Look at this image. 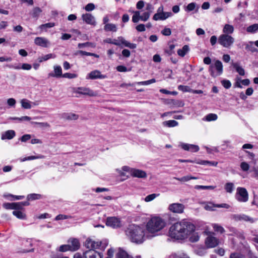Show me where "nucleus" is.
<instances>
[{"instance_id":"3c124183","label":"nucleus","mask_w":258,"mask_h":258,"mask_svg":"<svg viewBox=\"0 0 258 258\" xmlns=\"http://www.w3.org/2000/svg\"><path fill=\"white\" fill-rule=\"evenodd\" d=\"M59 250L61 252H65L68 250H71L70 244L62 245L59 247Z\"/></svg>"},{"instance_id":"c9c22d12","label":"nucleus","mask_w":258,"mask_h":258,"mask_svg":"<svg viewBox=\"0 0 258 258\" xmlns=\"http://www.w3.org/2000/svg\"><path fill=\"white\" fill-rule=\"evenodd\" d=\"M234 189V184L232 182L226 183L225 185V189L227 192L232 193Z\"/></svg>"},{"instance_id":"4d7b16f0","label":"nucleus","mask_w":258,"mask_h":258,"mask_svg":"<svg viewBox=\"0 0 258 258\" xmlns=\"http://www.w3.org/2000/svg\"><path fill=\"white\" fill-rule=\"evenodd\" d=\"M174 258H190L184 253H175L173 255Z\"/></svg>"},{"instance_id":"412c9836","label":"nucleus","mask_w":258,"mask_h":258,"mask_svg":"<svg viewBox=\"0 0 258 258\" xmlns=\"http://www.w3.org/2000/svg\"><path fill=\"white\" fill-rule=\"evenodd\" d=\"M71 251H76L80 247V242L77 239L71 238L68 241Z\"/></svg>"},{"instance_id":"a878e982","label":"nucleus","mask_w":258,"mask_h":258,"mask_svg":"<svg viewBox=\"0 0 258 258\" xmlns=\"http://www.w3.org/2000/svg\"><path fill=\"white\" fill-rule=\"evenodd\" d=\"M234 32V27L232 25L225 24L223 29V34H231Z\"/></svg>"},{"instance_id":"4c0bfd02","label":"nucleus","mask_w":258,"mask_h":258,"mask_svg":"<svg viewBox=\"0 0 258 258\" xmlns=\"http://www.w3.org/2000/svg\"><path fill=\"white\" fill-rule=\"evenodd\" d=\"M44 156L42 155H39L38 156H31L28 157H25L21 160L22 161H25L26 160H31L37 159H43Z\"/></svg>"},{"instance_id":"de8ad7c7","label":"nucleus","mask_w":258,"mask_h":258,"mask_svg":"<svg viewBox=\"0 0 258 258\" xmlns=\"http://www.w3.org/2000/svg\"><path fill=\"white\" fill-rule=\"evenodd\" d=\"M157 196L158 195L155 194L149 195L145 198V201L146 202H149L154 200Z\"/></svg>"},{"instance_id":"20e7f679","label":"nucleus","mask_w":258,"mask_h":258,"mask_svg":"<svg viewBox=\"0 0 258 258\" xmlns=\"http://www.w3.org/2000/svg\"><path fill=\"white\" fill-rule=\"evenodd\" d=\"M85 245L87 248L95 250L96 249L104 250L107 245L106 241H95L91 239H87L85 243Z\"/></svg>"},{"instance_id":"f8f14e48","label":"nucleus","mask_w":258,"mask_h":258,"mask_svg":"<svg viewBox=\"0 0 258 258\" xmlns=\"http://www.w3.org/2000/svg\"><path fill=\"white\" fill-rule=\"evenodd\" d=\"M82 18L83 20L88 24L93 26H95L96 24L95 17L91 14L86 13L83 14L82 16Z\"/></svg>"},{"instance_id":"49530a36","label":"nucleus","mask_w":258,"mask_h":258,"mask_svg":"<svg viewBox=\"0 0 258 258\" xmlns=\"http://www.w3.org/2000/svg\"><path fill=\"white\" fill-rule=\"evenodd\" d=\"M156 82V80L155 79H152L151 80L146 81H142V82H137V84L139 85H148L154 83Z\"/></svg>"},{"instance_id":"e2e57ef3","label":"nucleus","mask_w":258,"mask_h":258,"mask_svg":"<svg viewBox=\"0 0 258 258\" xmlns=\"http://www.w3.org/2000/svg\"><path fill=\"white\" fill-rule=\"evenodd\" d=\"M162 34L165 36H169L171 34V31L170 28H165L162 32Z\"/></svg>"},{"instance_id":"4be33fe9","label":"nucleus","mask_w":258,"mask_h":258,"mask_svg":"<svg viewBox=\"0 0 258 258\" xmlns=\"http://www.w3.org/2000/svg\"><path fill=\"white\" fill-rule=\"evenodd\" d=\"M16 135L15 132L14 130H8L5 132L2 135L1 139L3 140H11Z\"/></svg>"},{"instance_id":"603ef678","label":"nucleus","mask_w":258,"mask_h":258,"mask_svg":"<svg viewBox=\"0 0 258 258\" xmlns=\"http://www.w3.org/2000/svg\"><path fill=\"white\" fill-rule=\"evenodd\" d=\"M15 205H16V204H14V203H4L3 204V207H4L6 209H14L15 208L14 207Z\"/></svg>"},{"instance_id":"2f4dec72","label":"nucleus","mask_w":258,"mask_h":258,"mask_svg":"<svg viewBox=\"0 0 258 258\" xmlns=\"http://www.w3.org/2000/svg\"><path fill=\"white\" fill-rule=\"evenodd\" d=\"M41 12L42 10L40 8L35 7L32 10L31 14L33 18L37 19Z\"/></svg>"},{"instance_id":"13d9d810","label":"nucleus","mask_w":258,"mask_h":258,"mask_svg":"<svg viewBox=\"0 0 258 258\" xmlns=\"http://www.w3.org/2000/svg\"><path fill=\"white\" fill-rule=\"evenodd\" d=\"M214 207H217V208H223L229 209L230 207V206L227 204L223 203V204H221L214 205Z\"/></svg>"},{"instance_id":"0eeeda50","label":"nucleus","mask_w":258,"mask_h":258,"mask_svg":"<svg viewBox=\"0 0 258 258\" xmlns=\"http://www.w3.org/2000/svg\"><path fill=\"white\" fill-rule=\"evenodd\" d=\"M236 199L240 202H246L248 199V194L246 189L244 187H238Z\"/></svg>"},{"instance_id":"052dcab7","label":"nucleus","mask_w":258,"mask_h":258,"mask_svg":"<svg viewBox=\"0 0 258 258\" xmlns=\"http://www.w3.org/2000/svg\"><path fill=\"white\" fill-rule=\"evenodd\" d=\"M222 84L226 89L229 88L231 86V84L229 80H223Z\"/></svg>"},{"instance_id":"6e6d98bb","label":"nucleus","mask_w":258,"mask_h":258,"mask_svg":"<svg viewBox=\"0 0 258 258\" xmlns=\"http://www.w3.org/2000/svg\"><path fill=\"white\" fill-rule=\"evenodd\" d=\"M77 77V75L76 74L67 73L62 75V77L69 79L75 78Z\"/></svg>"},{"instance_id":"f257e3e1","label":"nucleus","mask_w":258,"mask_h":258,"mask_svg":"<svg viewBox=\"0 0 258 258\" xmlns=\"http://www.w3.org/2000/svg\"><path fill=\"white\" fill-rule=\"evenodd\" d=\"M196 229L194 224L183 219L172 225L169 230V236L175 240H183L187 238Z\"/></svg>"},{"instance_id":"69168bd1","label":"nucleus","mask_w":258,"mask_h":258,"mask_svg":"<svg viewBox=\"0 0 258 258\" xmlns=\"http://www.w3.org/2000/svg\"><path fill=\"white\" fill-rule=\"evenodd\" d=\"M136 29L139 32H143L145 31V26L144 24H141L136 26Z\"/></svg>"},{"instance_id":"cd10ccee","label":"nucleus","mask_w":258,"mask_h":258,"mask_svg":"<svg viewBox=\"0 0 258 258\" xmlns=\"http://www.w3.org/2000/svg\"><path fill=\"white\" fill-rule=\"evenodd\" d=\"M104 29L106 31L116 32L117 31V27L115 24L107 23L104 26Z\"/></svg>"},{"instance_id":"423d86ee","label":"nucleus","mask_w":258,"mask_h":258,"mask_svg":"<svg viewBox=\"0 0 258 258\" xmlns=\"http://www.w3.org/2000/svg\"><path fill=\"white\" fill-rule=\"evenodd\" d=\"M230 218L234 222L245 221L253 223L255 221L253 218L244 214H234L230 215Z\"/></svg>"},{"instance_id":"b1692460","label":"nucleus","mask_w":258,"mask_h":258,"mask_svg":"<svg viewBox=\"0 0 258 258\" xmlns=\"http://www.w3.org/2000/svg\"><path fill=\"white\" fill-rule=\"evenodd\" d=\"M54 73H50L49 74V76L53 77H62V70L61 68L59 66H54Z\"/></svg>"},{"instance_id":"09e8293b","label":"nucleus","mask_w":258,"mask_h":258,"mask_svg":"<svg viewBox=\"0 0 258 258\" xmlns=\"http://www.w3.org/2000/svg\"><path fill=\"white\" fill-rule=\"evenodd\" d=\"M178 89L183 92H191V90L189 87L181 85L178 86Z\"/></svg>"},{"instance_id":"a211bd4d","label":"nucleus","mask_w":258,"mask_h":258,"mask_svg":"<svg viewBox=\"0 0 258 258\" xmlns=\"http://www.w3.org/2000/svg\"><path fill=\"white\" fill-rule=\"evenodd\" d=\"M214 67L216 70L217 71L218 75H221L223 72V65L220 60H216L214 63V64H212L210 66V71H211V74L212 76H214V73L212 70V68Z\"/></svg>"},{"instance_id":"680f3d73","label":"nucleus","mask_w":258,"mask_h":258,"mask_svg":"<svg viewBox=\"0 0 258 258\" xmlns=\"http://www.w3.org/2000/svg\"><path fill=\"white\" fill-rule=\"evenodd\" d=\"M16 103V100L14 98H9L7 100V103L11 107L15 106Z\"/></svg>"},{"instance_id":"8fccbe9b","label":"nucleus","mask_w":258,"mask_h":258,"mask_svg":"<svg viewBox=\"0 0 258 258\" xmlns=\"http://www.w3.org/2000/svg\"><path fill=\"white\" fill-rule=\"evenodd\" d=\"M240 168L243 171H247L249 169V165L247 163L242 162L240 164Z\"/></svg>"},{"instance_id":"6ab92c4d","label":"nucleus","mask_w":258,"mask_h":258,"mask_svg":"<svg viewBox=\"0 0 258 258\" xmlns=\"http://www.w3.org/2000/svg\"><path fill=\"white\" fill-rule=\"evenodd\" d=\"M180 146L183 150L185 151H190L193 152H197L200 149L198 146L192 144L182 143L180 144Z\"/></svg>"},{"instance_id":"f3484780","label":"nucleus","mask_w":258,"mask_h":258,"mask_svg":"<svg viewBox=\"0 0 258 258\" xmlns=\"http://www.w3.org/2000/svg\"><path fill=\"white\" fill-rule=\"evenodd\" d=\"M172 15L171 12L157 13L154 15L153 19L155 21L164 20L171 17Z\"/></svg>"},{"instance_id":"c85d7f7f","label":"nucleus","mask_w":258,"mask_h":258,"mask_svg":"<svg viewBox=\"0 0 258 258\" xmlns=\"http://www.w3.org/2000/svg\"><path fill=\"white\" fill-rule=\"evenodd\" d=\"M232 66L236 70V72L240 76H244L245 75L244 70L239 66L238 63H233Z\"/></svg>"},{"instance_id":"bf43d9fd","label":"nucleus","mask_w":258,"mask_h":258,"mask_svg":"<svg viewBox=\"0 0 258 258\" xmlns=\"http://www.w3.org/2000/svg\"><path fill=\"white\" fill-rule=\"evenodd\" d=\"M31 138V135L29 134H25L22 136V137L20 139V140L23 142H25L29 140H30Z\"/></svg>"},{"instance_id":"774afa93","label":"nucleus","mask_w":258,"mask_h":258,"mask_svg":"<svg viewBox=\"0 0 258 258\" xmlns=\"http://www.w3.org/2000/svg\"><path fill=\"white\" fill-rule=\"evenodd\" d=\"M117 71L119 72H125L127 71V68L123 66H118L116 68Z\"/></svg>"},{"instance_id":"f704fd0d","label":"nucleus","mask_w":258,"mask_h":258,"mask_svg":"<svg viewBox=\"0 0 258 258\" xmlns=\"http://www.w3.org/2000/svg\"><path fill=\"white\" fill-rule=\"evenodd\" d=\"M41 196L39 194H32L27 196V199L28 201H33L41 199Z\"/></svg>"},{"instance_id":"58836bf2","label":"nucleus","mask_w":258,"mask_h":258,"mask_svg":"<svg viewBox=\"0 0 258 258\" xmlns=\"http://www.w3.org/2000/svg\"><path fill=\"white\" fill-rule=\"evenodd\" d=\"M55 26V24L54 23H48L44 24L41 25L39 26V28L41 30H45V31L47 28L53 27Z\"/></svg>"},{"instance_id":"5701e85b","label":"nucleus","mask_w":258,"mask_h":258,"mask_svg":"<svg viewBox=\"0 0 258 258\" xmlns=\"http://www.w3.org/2000/svg\"><path fill=\"white\" fill-rule=\"evenodd\" d=\"M62 117L68 120H76L78 119L79 115L73 113H64L62 114Z\"/></svg>"},{"instance_id":"864d4df0","label":"nucleus","mask_w":258,"mask_h":258,"mask_svg":"<svg viewBox=\"0 0 258 258\" xmlns=\"http://www.w3.org/2000/svg\"><path fill=\"white\" fill-rule=\"evenodd\" d=\"M71 216H68L66 215L59 214L55 218V220H64L67 219L69 218H71Z\"/></svg>"},{"instance_id":"aec40b11","label":"nucleus","mask_w":258,"mask_h":258,"mask_svg":"<svg viewBox=\"0 0 258 258\" xmlns=\"http://www.w3.org/2000/svg\"><path fill=\"white\" fill-rule=\"evenodd\" d=\"M89 78L90 79H105L107 78L106 75H102L98 70L91 72L89 74Z\"/></svg>"},{"instance_id":"1a4fd4ad","label":"nucleus","mask_w":258,"mask_h":258,"mask_svg":"<svg viewBox=\"0 0 258 258\" xmlns=\"http://www.w3.org/2000/svg\"><path fill=\"white\" fill-rule=\"evenodd\" d=\"M106 224L113 228H117L121 226L120 220L115 217H108L106 219Z\"/></svg>"},{"instance_id":"9d476101","label":"nucleus","mask_w":258,"mask_h":258,"mask_svg":"<svg viewBox=\"0 0 258 258\" xmlns=\"http://www.w3.org/2000/svg\"><path fill=\"white\" fill-rule=\"evenodd\" d=\"M76 92L83 95H88L89 96H95L97 93L92 90L85 87H79L77 89Z\"/></svg>"},{"instance_id":"0e129e2a","label":"nucleus","mask_w":258,"mask_h":258,"mask_svg":"<svg viewBox=\"0 0 258 258\" xmlns=\"http://www.w3.org/2000/svg\"><path fill=\"white\" fill-rule=\"evenodd\" d=\"M195 7H196V4L194 3H191L187 6L186 11H191L195 9Z\"/></svg>"},{"instance_id":"338daca9","label":"nucleus","mask_w":258,"mask_h":258,"mask_svg":"<svg viewBox=\"0 0 258 258\" xmlns=\"http://www.w3.org/2000/svg\"><path fill=\"white\" fill-rule=\"evenodd\" d=\"M230 258H245V257L240 254L239 253H231L230 256Z\"/></svg>"},{"instance_id":"bb28decb","label":"nucleus","mask_w":258,"mask_h":258,"mask_svg":"<svg viewBox=\"0 0 258 258\" xmlns=\"http://www.w3.org/2000/svg\"><path fill=\"white\" fill-rule=\"evenodd\" d=\"M115 258H129L127 252L121 248H119L117 252L116 253Z\"/></svg>"},{"instance_id":"39448f33","label":"nucleus","mask_w":258,"mask_h":258,"mask_svg":"<svg viewBox=\"0 0 258 258\" xmlns=\"http://www.w3.org/2000/svg\"><path fill=\"white\" fill-rule=\"evenodd\" d=\"M218 43L225 48H230L234 43V38L230 35L222 34L218 38Z\"/></svg>"},{"instance_id":"6e6552de","label":"nucleus","mask_w":258,"mask_h":258,"mask_svg":"<svg viewBox=\"0 0 258 258\" xmlns=\"http://www.w3.org/2000/svg\"><path fill=\"white\" fill-rule=\"evenodd\" d=\"M168 209L173 213L182 214L184 212L185 206L180 203H173L169 205Z\"/></svg>"},{"instance_id":"7ed1b4c3","label":"nucleus","mask_w":258,"mask_h":258,"mask_svg":"<svg viewBox=\"0 0 258 258\" xmlns=\"http://www.w3.org/2000/svg\"><path fill=\"white\" fill-rule=\"evenodd\" d=\"M166 225L165 221L158 216L152 217L147 223L146 230L151 234V237L157 235V232L161 231Z\"/></svg>"},{"instance_id":"a18cd8bd","label":"nucleus","mask_w":258,"mask_h":258,"mask_svg":"<svg viewBox=\"0 0 258 258\" xmlns=\"http://www.w3.org/2000/svg\"><path fill=\"white\" fill-rule=\"evenodd\" d=\"M150 16V12H146L144 13L142 15H140V19L143 21H147Z\"/></svg>"},{"instance_id":"79ce46f5","label":"nucleus","mask_w":258,"mask_h":258,"mask_svg":"<svg viewBox=\"0 0 258 258\" xmlns=\"http://www.w3.org/2000/svg\"><path fill=\"white\" fill-rule=\"evenodd\" d=\"M218 117L216 114L210 113L206 115V120L208 121H214L217 119Z\"/></svg>"},{"instance_id":"4468645a","label":"nucleus","mask_w":258,"mask_h":258,"mask_svg":"<svg viewBox=\"0 0 258 258\" xmlns=\"http://www.w3.org/2000/svg\"><path fill=\"white\" fill-rule=\"evenodd\" d=\"M20 103L22 108L25 109H29L33 106H36L39 104L38 101L31 102L27 99H23L21 100Z\"/></svg>"},{"instance_id":"dca6fc26","label":"nucleus","mask_w":258,"mask_h":258,"mask_svg":"<svg viewBox=\"0 0 258 258\" xmlns=\"http://www.w3.org/2000/svg\"><path fill=\"white\" fill-rule=\"evenodd\" d=\"M34 43L36 45L43 47H47L49 44V41L44 37H36L34 39Z\"/></svg>"},{"instance_id":"ea45409f","label":"nucleus","mask_w":258,"mask_h":258,"mask_svg":"<svg viewBox=\"0 0 258 258\" xmlns=\"http://www.w3.org/2000/svg\"><path fill=\"white\" fill-rule=\"evenodd\" d=\"M13 214L20 219H23L25 218V215L20 211H14L13 212Z\"/></svg>"},{"instance_id":"7c9ffc66","label":"nucleus","mask_w":258,"mask_h":258,"mask_svg":"<svg viewBox=\"0 0 258 258\" xmlns=\"http://www.w3.org/2000/svg\"><path fill=\"white\" fill-rule=\"evenodd\" d=\"M189 46L187 45H184L182 49H178L177 51L178 54L181 56L183 57L186 53L189 51Z\"/></svg>"},{"instance_id":"c03bdc74","label":"nucleus","mask_w":258,"mask_h":258,"mask_svg":"<svg viewBox=\"0 0 258 258\" xmlns=\"http://www.w3.org/2000/svg\"><path fill=\"white\" fill-rule=\"evenodd\" d=\"M215 186H205V185H196L195 188L196 189H214Z\"/></svg>"},{"instance_id":"f03ea898","label":"nucleus","mask_w":258,"mask_h":258,"mask_svg":"<svg viewBox=\"0 0 258 258\" xmlns=\"http://www.w3.org/2000/svg\"><path fill=\"white\" fill-rule=\"evenodd\" d=\"M145 230L146 229L143 226L131 224L126 228L125 233L132 242L141 244L146 239Z\"/></svg>"},{"instance_id":"c756f323","label":"nucleus","mask_w":258,"mask_h":258,"mask_svg":"<svg viewBox=\"0 0 258 258\" xmlns=\"http://www.w3.org/2000/svg\"><path fill=\"white\" fill-rule=\"evenodd\" d=\"M163 125L169 127H174L178 125V122L174 120L165 121L162 123Z\"/></svg>"},{"instance_id":"a19ab883","label":"nucleus","mask_w":258,"mask_h":258,"mask_svg":"<svg viewBox=\"0 0 258 258\" xmlns=\"http://www.w3.org/2000/svg\"><path fill=\"white\" fill-rule=\"evenodd\" d=\"M140 12L139 11L134 12V15L132 17V21L134 23H138L140 20Z\"/></svg>"},{"instance_id":"37998d69","label":"nucleus","mask_w":258,"mask_h":258,"mask_svg":"<svg viewBox=\"0 0 258 258\" xmlns=\"http://www.w3.org/2000/svg\"><path fill=\"white\" fill-rule=\"evenodd\" d=\"M213 227L214 230L217 232L223 233L225 232V230L223 227L218 224H213Z\"/></svg>"},{"instance_id":"9b49d317","label":"nucleus","mask_w":258,"mask_h":258,"mask_svg":"<svg viewBox=\"0 0 258 258\" xmlns=\"http://www.w3.org/2000/svg\"><path fill=\"white\" fill-rule=\"evenodd\" d=\"M205 243L208 247H215L219 244L218 239L214 236H209L205 240Z\"/></svg>"},{"instance_id":"393cba45","label":"nucleus","mask_w":258,"mask_h":258,"mask_svg":"<svg viewBox=\"0 0 258 258\" xmlns=\"http://www.w3.org/2000/svg\"><path fill=\"white\" fill-rule=\"evenodd\" d=\"M118 40L126 47H127L131 49H134L137 47V45L136 44L131 43L127 41L122 37H119L118 38Z\"/></svg>"},{"instance_id":"e433bc0d","label":"nucleus","mask_w":258,"mask_h":258,"mask_svg":"<svg viewBox=\"0 0 258 258\" xmlns=\"http://www.w3.org/2000/svg\"><path fill=\"white\" fill-rule=\"evenodd\" d=\"M189 241L191 242H197L199 240V236L197 233L195 231L190 235Z\"/></svg>"},{"instance_id":"72a5a7b5","label":"nucleus","mask_w":258,"mask_h":258,"mask_svg":"<svg viewBox=\"0 0 258 258\" xmlns=\"http://www.w3.org/2000/svg\"><path fill=\"white\" fill-rule=\"evenodd\" d=\"M174 178L178 181H180L181 182H186L190 179H198L197 177L191 176L190 175H187L183 176L181 178H177L174 177Z\"/></svg>"},{"instance_id":"2eb2a0df","label":"nucleus","mask_w":258,"mask_h":258,"mask_svg":"<svg viewBox=\"0 0 258 258\" xmlns=\"http://www.w3.org/2000/svg\"><path fill=\"white\" fill-rule=\"evenodd\" d=\"M131 176L139 178H145L147 177V175L146 172L144 170L133 168V170H131Z\"/></svg>"},{"instance_id":"5fc2aeb1","label":"nucleus","mask_w":258,"mask_h":258,"mask_svg":"<svg viewBox=\"0 0 258 258\" xmlns=\"http://www.w3.org/2000/svg\"><path fill=\"white\" fill-rule=\"evenodd\" d=\"M95 8V5L93 3H89L85 6V9L86 11L90 12L94 10Z\"/></svg>"},{"instance_id":"ddd939ff","label":"nucleus","mask_w":258,"mask_h":258,"mask_svg":"<svg viewBox=\"0 0 258 258\" xmlns=\"http://www.w3.org/2000/svg\"><path fill=\"white\" fill-rule=\"evenodd\" d=\"M84 256L85 258H103V255L101 253L91 249L84 252Z\"/></svg>"},{"instance_id":"473e14b6","label":"nucleus","mask_w":258,"mask_h":258,"mask_svg":"<svg viewBox=\"0 0 258 258\" xmlns=\"http://www.w3.org/2000/svg\"><path fill=\"white\" fill-rule=\"evenodd\" d=\"M258 30V24H254L248 26L246 31L248 33H253L256 32Z\"/></svg>"}]
</instances>
